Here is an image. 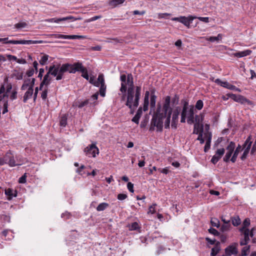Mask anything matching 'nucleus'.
<instances>
[{"instance_id":"6e6d98bb","label":"nucleus","mask_w":256,"mask_h":256,"mask_svg":"<svg viewBox=\"0 0 256 256\" xmlns=\"http://www.w3.org/2000/svg\"><path fill=\"white\" fill-rule=\"evenodd\" d=\"M82 76L86 79V80H89V76L88 74V70L86 68L84 70V72H82Z\"/></svg>"},{"instance_id":"7ed1b4c3","label":"nucleus","mask_w":256,"mask_h":256,"mask_svg":"<svg viewBox=\"0 0 256 256\" xmlns=\"http://www.w3.org/2000/svg\"><path fill=\"white\" fill-rule=\"evenodd\" d=\"M50 66H54V68H52V70H56L57 75L56 76V80H61L63 78L64 73L66 72H68L70 73V63H66L62 64L60 66V64H58L57 66L53 64Z\"/></svg>"},{"instance_id":"3c124183","label":"nucleus","mask_w":256,"mask_h":256,"mask_svg":"<svg viewBox=\"0 0 256 256\" xmlns=\"http://www.w3.org/2000/svg\"><path fill=\"white\" fill-rule=\"evenodd\" d=\"M231 225L222 224L220 228V230L224 232L228 231L230 230Z\"/></svg>"},{"instance_id":"e433bc0d","label":"nucleus","mask_w":256,"mask_h":256,"mask_svg":"<svg viewBox=\"0 0 256 256\" xmlns=\"http://www.w3.org/2000/svg\"><path fill=\"white\" fill-rule=\"evenodd\" d=\"M235 147V142H230L229 144L226 146V149L228 150V152L233 153Z\"/></svg>"},{"instance_id":"69168bd1","label":"nucleus","mask_w":256,"mask_h":256,"mask_svg":"<svg viewBox=\"0 0 256 256\" xmlns=\"http://www.w3.org/2000/svg\"><path fill=\"white\" fill-rule=\"evenodd\" d=\"M89 103V100H85L80 102L79 104L78 105V108H82L84 106L87 105Z\"/></svg>"},{"instance_id":"f8f14e48","label":"nucleus","mask_w":256,"mask_h":256,"mask_svg":"<svg viewBox=\"0 0 256 256\" xmlns=\"http://www.w3.org/2000/svg\"><path fill=\"white\" fill-rule=\"evenodd\" d=\"M54 66H50L48 68V71L46 73V74L44 76L42 82H44L46 84V86H48L50 84L51 80V78H50V75H52L54 76H56L57 75V71L56 70H52V68Z\"/></svg>"},{"instance_id":"f3484780","label":"nucleus","mask_w":256,"mask_h":256,"mask_svg":"<svg viewBox=\"0 0 256 256\" xmlns=\"http://www.w3.org/2000/svg\"><path fill=\"white\" fill-rule=\"evenodd\" d=\"M242 146L240 144H238L235 150L234 151V154L230 158V161L234 163L236 162L238 156L240 152L242 150Z\"/></svg>"},{"instance_id":"f257e3e1","label":"nucleus","mask_w":256,"mask_h":256,"mask_svg":"<svg viewBox=\"0 0 256 256\" xmlns=\"http://www.w3.org/2000/svg\"><path fill=\"white\" fill-rule=\"evenodd\" d=\"M161 111V106L158 104L156 110L154 112L150 122V126L149 130L152 132L154 130V127H156L157 130L162 132L163 128V120L166 118L164 122V128H170L171 116L172 112V109L170 106L162 107V112Z\"/></svg>"},{"instance_id":"8fccbe9b","label":"nucleus","mask_w":256,"mask_h":256,"mask_svg":"<svg viewBox=\"0 0 256 256\" xmlns=\"http://www.w3.org/2000/svg\"><path fill=\"white\" fill-rule=\"evenodd\" d=\"M204 106V103L202 100H198L196 104V108L198 110H200L202 109Z\"/></svg>"},{"instance_id":"c9c22d12","label":"nucleus","mask_w":256,"mask_h":256,"mask_svg":"<svg viewBox=\"0 0 256 256\" xmlns=\"http://www.w3.org/2000/svg\"><path fill=\"white\" fill-rule=\"evenodd\" d=\"M210 224L212 226L218 228L220 226V221L217 218H212L210 220Z\"/></svg>"},{"instance_id":"2f4dec72","label":"nucleus","mask_w":256,"mask_h":256,"mask_svg":"<svg viewBox=\"0 0 256 256\" xmlns=\"http://www.w3.org/2000/svg\"><path fill=\"white\" fill-rule=\"evenodd\" d=\"M5 194L8 196V200H10L13 198V190L8 188L5 190Z\"/></svg>"},{"instance_id":"20e7f679","label":"nucleus","mask_w":256,"mask_h":256,"mask_svg":"<svg viewBox=\"0 0 256 256\" xmlns=\"http://www.w3.org/2000/svg\"><path fill=\"white\" fill-rule=\"evenodd\" d=\"M0 42L4 44H31L42 43V40H8V38H0Z\"/></svg>"},{"instance_id":"7c9ffc66","label":"nucleus","mask_w":256,"mask_h":256,"mask_svg":"<svg viewBox=\"0 0 256 256\" xmlns=\"http://www.w3.org/2000/svg\"><path fill=\"white\" fill-rule=\"evenodd\" d=\"M109 206V204L108 203L106 202H102L100 203L98 205V206L96 207V210L97 211L100 212V211H103L105 209H106L107 208H108Z\"/></svg>"},{"instance_id":"aec40b11","label":"nucleus","mask_w":256,"mask_h":256,"mask_svg":"<svg viewBox=\"0 0 256 256\" xmlns=\"http://www.w3.org/2000/svg\"><path fill=\"white\" fill-rule=\"evenodd\" d=\"M34 94V88H28L27 91L25 92L24 96L23 102L26 103L27 100L32 98Z\"/></svg>"},{"instance_id":"6ab92c4d","label":"nucleus","mask_w":256,"mask_h":256,"mask_svg":"<svg viewBox=\"0 0 256 256\" xmlns=\"http://www.w3.org/2000/svg\"><path fill=\"white\" fill-rule=\"evenodd\" d=\"M252 143V135H250L242 144V148L250 149Z\"/></svg>"},{"instance_id":"a878e982","label":"nucleus","mask_w":256,"mask_h":256,"mask_svg":"<svg viewBox=\"0 0 256 256\" xmlns=\"http://www.w3.org/2000/svg\"><path fill=\"white\" fill-rule=\"evenodd\" d=\"M128 227L130 230H138L139 232H140L141 228L137 222H134L132 223L131 224H128Z\"/></svg>"},{"instance_id":"4c0bfd02","label":"nucleus","mask_w":256,"mask_h":256,"mask_svg":"<svg viewBox=\"0 0 256 256\" xmlns=\"http://www.w3.org/2000/svg\"><path fill=\"white\" fill-rule=\"evenodd\" d=\"M106 86L105 84H100V94L102 97H104L106 95Z\"/></svg>"},{"instance_id":"473e14b6","label":"nucleus","mask_w":256,"mask_h":256,"mask_svg":"<svg viewBox=\"0 0 256 256\" xmlns=\"http://www.w3.org/2000/svg\"><path fill=\"white\" fill-rule=\"evenodd\" d=\"M124 1L125 0H112L110 2L109 4L113 7H116L118 4L124 3Z\"/></svg>"},{"instance_id":"37998d69","label":"nucleus","mask_w":256,"mask_h":256,"mask_svg":"<svg viewBox=\"0 0 256 256\" xmlns=\"http://www.w3.org/2000/svg\"><path fill=\"white\" fill-rule=\"evenodd\" d=\"M220 38H222V34H218L217 36H210L208 38H207V40L211 42H214L215 41H218L220 40Z\"/></svg>"},{"instance_id":"338daca9","label":"nucleus","mask_w":256,"mask_h":256,"mask_svg":"<svg viewBox=\"0 0 256 256\" xmlns=\"http://www.w3.org/2000/svg\"><path fill=\"white\" fill-rule=\"evenodd\" d=\"M156 206V204H154L152 206H150L148 208V214H153L156 212L154 210L155 206Z\"/></svg>"},{"instance_id":"e2e57ef3","label":"nucleus","mask_w":256,"mask_h":256,"mask_svg":"<svg viewBox=\"0 0 256 256\" xmlns=\"http://www.w3.org/2000/svg\"><path fill=\"white\" fill-rule=\"evenodd\" d=\"M1 219H2L4 222H10V216H7L6 214H2L1 216Z\"/></svg>"},{"instance_id":"864d4df0","label":"nucleus","mask_w":256,"mask_h":256,"mask_svg":"<svg viewBox=\"0 0 256 256\" xmlns=\"http://www.w3.org/2000/svg\"><path fill=\"white\" fill-rule=\"evenodd\" d=\"M96 82H98L99 86L102 84H105L103 74H100L98 75Z\"/></svg>"},{"instance_id":"c85d7f7f","label":"nucleus","mask_w":256,"mask_h":256,"mask_svg":"<svg viewBox=\"0 0 256 256\" xmlns=\"http://www.w3.org/2000/svg\"><path fill=\"white\" fill-rule=\"evenodd\" d=\"M68 115L66 114H63L60 119V126L65 127L67 124Z\"/></svg>"},{"instance_id":"774afa93","label":"nucleus","mask_w":256,"mask_h":256,"mask_svg":"<svg viewBox=\"0 0 256 256\" xmlns=\"http://www.w3.org/2000/svg\"><path fill=\"white\" fill-rule=\"evenodd\" d=\"M256 152V140H255L254 144L252 148L250 150V154L252 155H254L255 152Z\"/></svg>"},{"instance_id":"0e129e2a","label":"nucleus","mask_w":256,"mask_h":256,"mask_svg":"<svg viewBox=\"0 0 256 256\" xmlns=\"http://www.w3.org/2000/svg\"><path fill=\"white\" fill-rule=\"evenodd\" d=\"M26 174H24L23 176H22L18 180V182L20 184H24L26 182Z\"/></svg>"},{"instance_id":"b1692460","label":"nucleus","mask_w":256,"mask_h":256,"mask_svg":"<svg viewBox=\"0 0 256 256\" xmlns=\"http://www.w3.org/2000/svg\"><path fill=\"white\" fill-rule=\"evenodd\" d=\"M10 76L11 78L15 77L16 80H20L23 78V72H20L18 70H14Z\"/></svg>"},{"instance_id":"72a5a7b5","label":"nucleus","mask_w":256,"mask_h":256,"mask_svg":"<svg viewBox=\"0 0 256 256\" xmlns=\"http://www.w3.org/2000/svg\"><path fill=\"white\" fill-rule=\"evenodd\" d=\"M156 96H150V106L151 110H154L156 106Z\"/></svg>"},{"instance_id":"79ce46f5","label":"nucleus","mask_w":256,"mask_h":256,"mask_svg":"<svg viewBox=\"0 0 256 256\" xmlns=\"http://www.w3.org/2000/svg\"><path fill=\"white\" fill-rule=\"evenodd\" d=\"M17 94H18V92H17L16 89V88L14 89L12 91L11 94L10 96V100H16L18 98Z\"/></svg>"},{"instance_id":"ea45409f","label":"nucleus","mask_w":256,"mask_h":256,"mask_svg":"<svg viewBox=\"0 0 256 256\" xmlns=\"http://www.w3.org/2000/svg\"><path fill=\"white\" fill-rule=\"evenodd\" d=\"M48 57L49 56L48 55L44 54L39 61L40 64L42 66L46 64L47 62V61L48 60Z\"/></svg>"},{"instance_id":"de8ad7c7","label":"nucleus","mask_w":256,"mask_h":256,"mask_svg":"<svg viewBox=\"0 0 256 256\" xmlns=\"http://www.w3.org/2000/svg\"><path fill=\"white\" fill-rule=\"evenodd\" d=\"M244 152L242 154V156H240V159L242 160H244L246 158L248 155L250 151V150H249L248 148H244Z\"/></svg>"},{"instance_id":"a211bd4d","label":"nucleus","mask_w":256,"mask_h":256,"mask_svg":"<svg viewBox=\"0 0 256 256\" xmlns=\"http://www.w3.org/2000/svg\"><path fill=\"white\" fill-rule=\"evenodd\" d=\"M149 96L150 92L146 91L144 94V111L146 112L148 110L149 105Z\"/></svg>"},{"instance_id":"4468645a","label":"nucleus","mask_w":256,"mask_h":256,"mask_svg":"<svg viewBox=\"0 0 256 256\" xmlns=\"http://www.w3.org/2000/svg\"><path fill=\"white\" fill-rule=\"evenodd\" d=\"M215 82L222 87H224L230 90H237V88L236 86L230 84L229 82H227L222 81L219 78L216 79L215 80Z\"/></svg>"},{"instance_id":"603ef678","label":"nucleus","mask_w":256,"mask_h":256,"mask_svg":"<svg viewBox=\"0 0 256 256\" xmlns=\"http://www.w3.org/2000/svg\"><path fill=\"white\" fill-rule=\"evenodd\" d=\"M232 154V153L230 152H228L226 153V154L225 155V156L223 158L224 162H228L230 160V158Z\"/></svg>"},{"instance_id":"680f3d73","label":"nucleus","mask_w":256,"mask_h":256,"mask_svg":"<svg viewBox=\"0 0 256 256\" xmlns=\"http://www.w3.org/2000/svg\"><path fill=\"white\" fill-rule=\"evenodd\" d=\"M240 94H227V96L231 98L235 102H237L238 100V96H239Z\"/></svg>"},{"instance_id":"9b49d317","label":"nucleus","mask_w":256,"mask_h":256,"mask_svg":"<svg viewBox=\"0 0 256 256\" xmlns=\"http://www.w3.org/2000/svg\"><path fill=\"white\" fill-rule=\"evenodd\" d=\"M126 82V84L129 86L128 89V94L126 95H128L129 92L130 91L132 95L134 96L135 92L134 91L133 76L132 74H128Z\"/></svg>"},{"instance_id":"dca6fc26","label":"nucleus","mask_w":256,"mask_h":256,"mask_svg":"<svg viewBox=\"0 0 256 256\" xmlns=\"http://www.w3.org/2000/svg\"><path fill=\"white\" fill-rule=\"evenodd\" d=\"M236 102H239L241 104H247L248 105L254 106L253 102L249 100L244 96L240 94L238 96V100Z\"/></svg>"},{"instance_id":"5fc2aeb1","label":"nucleus","mask_w":256,"mask_h":256,"mask_svg":"<svg viewBox=\"0 0 256 256\" xmlns=\"http://www.w3.org/2000/svg\"><path fill=\"white\" fill-rule=\"evenodd\" d=\"M27 26V24L26 22H20L18 24H16L14 25V26L16 28H25Z\"/></svg>"},{"instance_id":"bb28decb","label":"nucleus","mask_w":256,"mask_h":256,"mask_svg":"<svg viewBox=\"0 0 256 256\" xmlns=\"http://www.w3.org/2000/svg\"><path fill=\"white\" fill-rule=\"evenodd\" d=\"M230 220L232 225L234 226H239L241 223V220L238 216H232L230 218Z\"/></svg>"},{"instance_id":"a19ab883","label":"nucleus","mask_w":256,"mask_h":256,"mask_svg":"<svg viewBox=\"0 0 256 256\" xmlns=\"http://www.w3.org/2000/svg\"><path fill=\"white\" fill-rule=\"evenodd\" d=\"M203 132H204V129L202 128H202H200V132L199 134H198V136L197 138V140H200V143L201 144H203L204 142V138H202Z\"/></svg>"},{"instance_id":"052dcab7","label":"nucleus","mask_w":256,"mask_h":256,"mask_svg":"<svg viewBox=\"0 0 256 256\" xmlns=\"http://www.w3.org/2000/svg\"><path fill=\"white\" fill-rule=\"evenodd\" d=\"M220 159V158H219L218 156H216V155H214L211 160H210V162H212L213 164H216L218 161Z\"/></svg>"},{"instance_id":"393cba45","label":"nucleus","mask_w":256,"mask_h":256,"mask_svg":"<svg viewBox=\"0 0 256 256\" xmlns=\"http://www.w3.org/2000/svg\"><path fill=\"white\" fill-rule=\"evenodd\" d=\"M251 52L252 50H248L242 52H237L234 54V56L238 58H242L250 55Z\"/></svg>"},{"instance_id":"58836bf2","label":"nucleus","mask_w":256,"mask_h":256,"mask_svg":"<svg viewBox=\"0 0 256 256\" xmlns=\"http://www.w3.org/2000/svg\"><path fill=\"white\" fill-rule=\"evenodd\" d=\"M250 246H248L244 247L242 250V256H246L248 255V253L250 252Z\"/></svg>"},{"instance_id":"4be33fe9","label":"nucleus","mask_w":256,"mask_h":256,"mask_svg":"<svg viewBox=\"0 0 256 256\" xmlns=\"http://www.w3.org/2000/svg\"><path fill=\"white\" fill-rule=\"evenodd\" d=\"M206 135H208V139L206 140V144L204 147V152H207L210 148V142L212 140V134L211 132L208 133V134H205Z\"/></svg>"},{"instance_id":"412c9836","label":"nucleus","mask_w":256,"mask_h":256,"mask_svg":"<svg viewBox=\"0 0 256 256\" xmlns=\"http://www.w3.org/2000/svg\"><path fill=\"white\" fill-rule=\"evenodd\" d=\"M220 242H216L214 247L212 248L210 256H216L220 252Z\"/></svg>"},{"instance_id":"09e8293b","label":"nucleus","mask_w":256,"mask_h":256,"mask_svg":"<svg viewBox=\"0 0 256 256\" xmlns=\"http://www.w3.org/2000/svg\"><path fill=\"white\" fill-rule=\"evenodd\" d=\"M30 78H28L26 80H24L23 84L21 86V90H25L27 87L30 86V84L28 82H30Z\"/></svg>"},{"instance_id":"ddd939ff","label":"nucleus","mask_w":256,"mask_h":256,"mask_svg":"<svg viewBox=\"0 0 256 256\" xmlns=\"http://www.w3.org/2000/svg\"><path fill=\"white\" fill-rule=\"evenodd\" d=\"M82 18L80 17L75 18L73 16H70L66 17H64L62 18H50L48 20V22H54L56 23H58L60 22L66 21V20H70L72 22H74L76 20H80Z\"/></svg>"},{"instance_id":"0eeeda50","label":"nucleus","mask_w":256,"mask_h":256,"mask_svg":"<svg viewBox=\"0 0 256 256\" xmlns=\"http://www.w3.org/2000/svg\"><path fill=\"white\" fill-rule=\"evenodd\" d=\"M84 152L89 157H95L96 154L99 153V150L98 147L96 146V144H92L84 149Z\"/></svg>"},{"instance_id":"4d7b16f0","label":"nucleus","mask_w":256,"mask_h":256,"mask_svg":"<svg viewBox=\"0 0 256 256\" xmlns=\"http://www.w3.org/2000/svg\"><path fill=\"white\" fill-rule=\"evenodd\" d=\"M126 84H127L126 83H124V82L121 83V87L120 88V91L122 92L125 93V92H126V91L128 92V88H127Z\"/></svg>"},{"instance_id":"6e6552de","label":"nucleus","mask_w":256,"mask_h":256,"mask_svg":"<svg viewBox=\"0 0 256 256\" xmlns=\"http://www.w3.org/2000/svg\"><path fill=\"white\" fill-rule=\"evenodd\" d=\"M85 68L82 62H76L72 64H70V73L75 74L76 72H82V71L84 72Z\"/></svg>"},{"instance_id":"423d86ee","label":"nucleus","mask_w":256,"mask_h":256,"mask_svg":"<svg viewBox=\"0 0 256 256\" xmlns=\"http://www.w3.org/2000/svg\"><path fill=\"white\" fill-rule=\"evenodd\" d=\"M4 160L6 161V164H8L11 167L16 166H20L21 164L16 163L14 156L12 150H8L4 156Z\"/></svg>"},{"instance_id":"f03ea898","label":"nucleus","mask_w":256,"mask_h":256,"mask_svg":"<svg viewBox=\"0 0 256 256\" xmlns=\"http://www.w3.org/2000/svg\"><path fill=\"white\" fill-rule=\"evenodd\" d=\"M141 87L136 86V87L134 96L132 95L130 91L128 95H126V106L130 109V114H133L135 111V108L139 105V101L140 98Z\"/></svg>"},{"instance_id":"49530a36","label":"nucleus","mask_w":256,"mask_h":256,"mask_svg":"<svg viewBox=\"0 0 256 256\" xmlns=\"http://www.w3.org/2000/svg\"><path fill=\"white\" fill-rule=\"evenodd\" d=\"M209 233L214 235V236H218L220 235V232H218L216 229L210 228L208 230Z\"/></svg>"},{"instance_id":"c756f323","label":"nucleus","mask_w":256,"mask_h":256,"mask_svg":"<svg viewBox=\"0 0 256 256\" xmlns=\"http://www.w3.org/2000/svg\"><path fill=\"white\" fill-rule=\"evenodd\" d=\"M202 128H204V126L202 124H194L193 134H199L200 132V128H202Z\"/></svg>"},{"instance_id":"39448f33","label":"nucleus","mask_w":256,"mask_h":256,"mask_svg":"<svg viewBox=\"0 0 256 256\" xmlns=\"http://www.w3.org/2000/svg\"><path fill=\"white\" fill-rule=\"evenodd\" d=\"M196 18V17H194L192 16H190L188 17L180 16V17L173 18H172V20L181 22L189 28H190V24L192 23V20Z\"/></svg>"},{"instance_id":"c03bdc74","label":"nucleus","mask_w":256,"mask_h":256,"mask_svg":"<svg viewBox=\"0 0 256 256\" xmlns=\"http://www.w3.org/2000/svg\"><path fill=\"white\" fill-rule=\"evenodd\" d=\"M225 152V150L224 148H222L220 149H218L216 152L215 155L218 156L219 158H221L222 156L224 154Z\"/></svg>"},{"instance_id":"2eb2a0df","label":"nucleus","mask_w":256,"mask_h":256,"mask_svg":"<svg viewBox=\"0 0 256 256\" xmlns=\"http://www.w3.org/2000/svg\"><path fill=\"white\" fill-rule=\"evenodd\" d=\"M56 38L63 39H84L86 37L84 36L79 35H64L58 34Z\"/></svg>"},{"instance_id":"bf43d9fd","label":"nucleus","mask_w":256,"mask_h":256,"mask_svg":"<svg viewBox=\"0 0 256 256\" xmlns=\"http://www.w3.org/2000/svg\"><path fill=\"white\" fill-rule=\"evenodd\" d=\"M172 102L173 104H178L179 102V96L176 94L174 97L172 98Z\"/></svg>"},{"instance_id":"13d9d810","label":"nucleus","mask_w":256,"mask_h":256,"mask_svg":"<svg viewBox=\"0 0 256 256\" xmlns=\"http://www.w3.org/2000/svg\"><path fill=\"white\" fill-rule=\"evenodd\" d=\"M89 82L94 85V86L96 87L99 86V83L98 82H96V81H94V76H90L89 78Z\"/></svg>"},{"instance_id":"f704fd0d","label":"nucleus","mask_w":256,"mask_h":256,"mask_svg":"<svg viewBox=\"0 0 256 256\" xmlns=\"http://www.w3.org/2000/svg\"><path fill=\"white\" fill-rule=\"evenodd\" d=\"M204 118V116L202 114L200 115H196L194 118V122L195 124H200V122H202Z\"/></svg>"},{"instance_id":"a18cd8bd","label":"nucleus","mask_w":256,"mask_h":256,"mask_svg":"<svg viewBox=\"0 0 256 256\" xmlns=\"http://www.w3.org/2000/svg\"><path fill=\"white\" fill-rule=\"evenodd\" d=\"M170 96H168L165 97L164 98V102L163 104V106L166 107V106H170Z\"/></svg>"},{"instance_id":"1a4fd4ad","label":"nucleus","mask_w":256,"mask_h":256,"mask_svg":"<svg viewBox=\"0 0 256 256\" xmlns=\"http://www.w3.org/2000/svg\"><path fill=\"white\" fill-rule=\"evenodd\" d=\"M180 106H177L172 112V114L171 126L172 128L175 130L177 128V125L178 120V116L180 114Z\"/></svg>"},{"instance_id":"9d476101","label":"nucleus","mask_w":256,"mask_h":256,"mask_svg":"<svg viewBox=\"0 0 256 256\" xmlns=\"http://www.w3.org/2000/svg\"><path fill=\"white\" fill-rule=\"evenodd\" d=\"M238 246L237 242H234L227 246L224 250L226 256H231L232 254H236L238 253Z\"/></svg>"},{"instance_id":"cd10ccee","label":"nucleus","mask_w":256,"mask_h":256,"mask_svg":"<svg viewBox=\"0 0 256 256\" xmlns=\"http://www.w3.org/2000/svg\"><path fill=\"white\" fill-rule=\"evenodd\" d=\"M194 112L193 108H190L189 110V116L188 118V122L189 124H191L194 122Z\"/></svg>"},{"instance_id":"5701e85b","label":"nucleus","mask_w":256,"mask_h":256,"mask_svg":"<svg viewBox=\"0 0 256 256\" xmlns=\"http://www.w3.org/2000/svg\"><path fill=\"white\" fill-rule=\"evenodd\" d=\"M244 235V238L243 240H241L240 242V244L241 246L246 245L250 240L249 232H248V231L246 230Z\"/></svg>"}]
</instances>
